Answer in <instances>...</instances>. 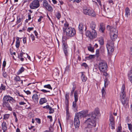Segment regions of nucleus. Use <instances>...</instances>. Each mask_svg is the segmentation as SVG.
Here are the masks:
<instances>
[{
	"mask_svg": "<svg viewBox=\"0 0 132 132\" xmlns=\"http://www.w3.org/2000/svg\"><path fill=\"white\" fill-rule=\"evenodd\" d=\"M99 113L98 109H95L94 111L92 113L90 118H88L86 120L84 123V125H87V127L85 128V132H89L91 128L95 127L96 125V116Z\"/></svg>",
	"mask_w": 132,
	"mask_h": 132,
	"instance_id": "f257e3e1",
	"label": "nucleus"
},
{
	"mask_svg": "<svg viewBox=\"0 0 132 132\" xmlns=\"http://www.w3.org/2000/svg\"><path fill=\"white\" fill-rule=\"evenodd\" d=\"M74 124L75 128H78L80 125L79 118L78 117H75L74 120Z\"/></svg>",
	"mask_w": 132,
	"mask_h": 132,
	"instance_id": "9d476101",
	"label": "nucleus"
},
{
	"mask_svg": "<svg viewBox=\"0 0 132 132\" xmlns=\"http://www.w3.org/2000/svg\"><path fill=\"white\" fill-rule=\"evenodd\" d=\"M6 124L5 122L4 121L2 125V129L4 131H6L7 129Z\"/></svg>",
	"mask_w": 132,
	"mask_h": 132,
	"instance_id": "a211bd4d",
	"label": "nucleus"
},
{
	"mask_svg": "<svg viewBox=\"0 0 132 132\" xmlns=\"http://www.w3.org/2000/svg\"><path fill=\"white\" fill-rule=\"evenodd\" d=\"M81 74V78L82 80L84 82H85L87 80V78L85 76V75L83 74L82 72Z\"/></svg>",
	"mask_w": 132,
	"mask_h": 132,
	"instance_id": "5701e85b",
	"label": "nucleus"
},
{
	"mask_svg": "<svg viewBox=\"0 0 132 132\" xmlns=\"http://www.w3.org/2000/svg\"><path fill=\"white\" fill-rule=\"evenodd\" d=\"M88 50L92 52H94V49L93 47L90 46L88 47Z\"/></svg>",
	"mask_w": 132,
	"mask_h": 132,
	"instance_id": "72a5a7b5",
	"label": "nucleus"
},
{
	"mask_svg": "<svg viewBox=\"0 0 132 132\" xmlns=\"http://www.w3.org/2000/svg\"><path fill=\"white\" fill-rule=\"evenodd\" d=\"M26 38L24 37L23 39V43L24 44H25L26 42Z\"/></svg>",
	"mask_w": 132,
	"mask_h": 132,
	"instance_id": "e2e57ef3",
	"label": "nucleus"
},
{
	"mask_svg": "<svg viewBox=\"0 0 132 132\" xmlns=\"http://www.w3.org/2000/svg\"><path fill=\"white\" fill-rule=\"evenodd\" d=\"M109 120L110 122H112L113 121H114L113 117L112 115H111L110 116V118Z\"/></svg>",
	"mask_w": 132,
	"mask_h": 132,
	"instance_id": "c03bdc74",
	"label": "nucleus"
},
{
	"mask_svg": "<svg viewBox=\"0 0 132 132\" xmlns=\"http://www.w3.org/2000/svg\"><path fill=\"white\" fill-rule=\"evenodd\" d=\"M78 93L77 90L75 91L74 93V97L75 98V101H78Z\"/></svg>",
	"mask_w": 132,
	"mask_h": 132,
	"instance_id": "aec40b11",
	"label": "nucleus"
},
{
	"mask_svg": "<svg viewBox=\"0 0 132 132\" xmlns=\"http://www.w3.org/2000/svg\"><path fill=\"white\" fill-rule=\"evenodd\" d=\"M55 16L58 19H60L61 17V15L59 12H57L56 13Z\"/></svg>",
	"mask_w": 132,
	"mask_h": 132,
	"instance_id": "c85d7f7f",
	"label": "nucleus"
},
{
	"mask_svg": "<svg viewBox=\"0 0 132 132\" xmlns=\"http://www.w3.org/2000/svg\"><path fill=\"white\" fill-rule=\"evenodd\" d=\"M114 43L111 40H109L106 45V47L108 51V53H111L114 51Z\"/></svg>",
	"mask_w": 132,
	"mask_h": 132,
	"instance_id": "423d86ee",
	"label": "nucleus"
},
{
	"mask_svg": "<svg viewBox=\"0 0 132 132\" xmlns=\"http://www.w3.org/2000/svg\"><path fill=\"white\" fill-rule=\"evenodd\" d=\"M83 12L84 13L86 14L92 16L93 17H94L95 16V14L93 10H92L87 8L86 9H84Z\"/></svg>",
	"mask_w": 132,
	"mask_h": 132,
	"instance_id": "1a4fd4ad",
	"label": "nucleus"
},
{
	"mask_svg": "<svg viewBox=\"0 0 132 132\" xmlns=\"http://www.w3.org/2000/svg\"><path fill=\"white\" fill-rule=\"evenodd\" d=\"M69 1L70 2L73 1V2H76L77 3H78L81 1V0H69Z\"/></svg>",
	"mask_w": 132,
	"mask_h": 132,
	"instance_id": "6e6d98bb",
	"label": "nucleus"
},
{
	"mask_svg": "<svg viewBox=\"0 0 132 132\" xmlns=\"http://www.w3.org/2000/svg\"><path fill=\"white\" fill-rule=\"evenodd\" d=\"M20 40H19V38L17 37L16 38V46L17 48L19 47L20 45Z\"/></svg>",
	"mask_w": 132,
	"mask_h": 132,
	"instance_id": "b1692460",
	"label": "nucleus"
},
{
	"mask_svg": "<svg viewBox=\"0 0 132 132\" xmlns=\"http://www.w3.org/2000/svg\"><path fill=\"white\" fill-rule=\"evenodd\" d=\"M47 117L50 119V121L51 122L52 121V117L51 116H48Z\"/></svg>",
	"mask_w": 132,
	"mask_h": 132,
	"instance_id": "69168bd1",
	"label": "nucleus"
},
{
	"mask_svg": "<svg viewBox=\"0 0 132 132\" xmlns=\"http://www.w3.org/2000/svg\"><path fill=\"white\" fill-rule=\"evenodd\" d=\"M17 22L18 23H20L22 20L23 19L22 18H20V16H18L17 17Z\"/></svg>",
	"mask_w": 132,
	"mask_h": 132,
	"instance_id": "e433bc0d",
	"label": "nucleus"
},
{
	"mask_svg": "<svg viewBox=\"0 0 132 132\" xmlns=\"http://www.w3.org/2000/svg\"><path fill=\"white\" fill-rule=\"evenodd\" d=\"M3 75L4 77L6 78L7 76V75L6 72L4 71L3 73Z\"/></svg>",
	"mask_w": 132,
	"mask_h": 132,
	"instance_id": "8fccbe9b",
	"label": "nucleus"
},
{
	"mask_svg": "<svg viewBox=\"0 0 132 132\" xmlns=\"http://www.w3.org/2000/svg\"><path fill=\"white\" fill-rule=\"evenodd\" d=\"M56 71H54V72H53V75L54 76H58L59 73L58 72H57V70H56Z\"/></svg>",
	"mask_w": 132,
	"mask_h": 132,
	"instance_id": "49530a36",
	"label": "nucleus"
},
{
	"mask_svg": "<svg viewBox=\"0 0 132 132\" xmlns=\"http://www.w3.org/2000/svg\"><path fill=\"white\" fill-rule=\"evenodd\" d=\"M46 8L49 11H51L52 10V7L48 4L46 6Z\"/></svg>",
	"mask_w": 132,
	"mask_h": 132,
	"instance_id": "473e14b6",
	"label": "nucleus"
},
{
	"mask_svg": "<svg viewBox=\"0 0 132 132\" xmlns=\"http://www.w3.org/2000/svg\"><path fill=\"white\" fill-rule=\"evenodd\" d=\"M86 112L85 111H82L78 113H76L75 117H78L79 118V117L81 118L85 116Z\"/></svg>",
	"mask_w": 132,
	"mask_h": 132,
	"instance_id": "f8f14e48",
	"label": "nucleus"
},
{
	"mask_svg": "<svg viewBox=\"0 0 132 132\" xmlns=\"http://www.w3.org/2000/svg\"><path fill=\"white\" fill-rule=\"evenodd\" d=\"M96 26V24L94 22H92L90 24V27L92 31H87L86 32V36L89 37L91 39L95 38L97 36V33L95 30Z\"/></svg>",
	"mask_w": 132,
	"mask_h": 132,
	"instance_id": "7ed1b4c3",
	"label": "nucleus"
},
{
	"mask_svg": "<svg viewBox=\"0 0 132 132\" xmlns=\"http://www.w3.org/2000/svg\"><path fill=\"white\" fill-rule=\"evenodd\" d=\"M122 129L121 127V126L118 127L117 132H121V130Z\"/></svg>",
	"mask_w": 132,
	"mask_h": 132,
	"instance_id": "3c124183",
	"label": "nucleus"
},
{
	"mask_svg": "<svg viewBox=\"0 0 132 132\" xmlns=\"http://www.w3.org/2000/svg\"><path fill=\"white\" fill-rule=\"evenodd\" d=\"M50 106L49 105H47L46 106H44L43 107V108L45 109H49V108Z\"/></svg>",
	"mask_w": 132,
	"mask_h": 132,
	"instance_id": "0e129e2a",
	"label": "nucleus"
},
{
	"mask_svg": "<svg viewBox=\"0 0 132 132\" xmlns=\"http://www.w3.org/2000/svg\"><path fill=\"white\" fill-rule=\"evenodd\" d=\"M102 93L103 96H104L105 94L104 87H103L102 89Z\"/></svg>",
	"mask_w": 132,
	"mask_h": 132,
	"instance_id": "79ce46f5",
	"label": "nucleus"
},
{
	"mask_svg": "<svg viewBox=\"0 0 132 132\" xmlns=\"http://www.w3.org/2000/svg\"><path fill=\"white\" fill-rule=\"evenodd\" d=\"M10 116V114H6L4 115L3 119H8Z\"/></svg>",
	"mask_w": 132,
	"mask_h": 132,
	"instance_id": "2f4dec72",
	"label": "nucleus"
},
{
	"mask_svg": "<svg viewBox=\"0 0 132 132\" xmlns=\"http://www.w3.org/2000/svg\"><path fill=\"white\" fill-rule=\"evenodd\" d=\"M1 90H4L5 89V87L4 86H3V84H2L0 88Z\"/></svg>",
	"mask_w": 132,
	"mask_h": 132,
	"instance_id": "bf43d9fd",
	"label": "nucleus"
},
{
	"mask_svg": "<svg viewBox=\"0 0 132 132\" xmlns=\"http://www.w3.org/2000/svg\"><path fill=\"white\" fill-rule=\"evenodd\" d=\"M81 65L82 66H84L85 67V68L86 69H87L88 68V65L85 63H83L81 64Z\"/></svg>",
	"mask_w": 132,
	"mask_h": 132,
	"instance_id": "37998d69",
	"label": "nucleus"
},
{
	"mask_svg": "<svg viewBox=\"0 0 132 132\" xmlns=\"http://www.w3.org/2000/svg\"><path fill=\"white\" fill-rule=\"evenodd\" d=\"M68 110H67V119L68 120L69 117V112H68Z\"/></svg>",
	"mask_w": 132,
	"mask_h": 132,
	"instance_id": "864d4df0",
	"label": "nucleus"
},
{
	"mask_svg": "<svg viewBox=\"0 0 132 132\" xmlns=\"http://www.w3.org/2000/svg\"><path fill=\"white\" fill-rule=\"evenodd\" d=\"M100 50L102 52H104V47L103 46H101L100 48Z\"/></svg>",
	"mask_w": 132,
	"mask_h": 132,
	"instance_id": "09e8293b",
	"label": "nucleus"
},
{
	"mask_svg": "<svg viewBox=\"0 0 132 132\" xmlns=\"http://www.w3.org/2000/svg\"><path fill=\"white\" fill-rule=\"evenodd\" d=\"M36 120L37 121V122L39 124L40 123V120L39 118H36Z\"/></svg>",
	"mask_w": 132,
	"mask_h": 132,
	"instance_id": "5fc2aeb1",
	"label": "nucleus"
},
{
	"mask_svg": "<svg viewBox=\"0 0 132 132\" xmlns=\"http://www.w3.org/2000/svg\"><path fill=\"white\" fill-rule=\"evenodd\" d=\"M125 15L127 17L128 15L130 14V10L128 7H126L125 9Z\"/></svg>",
	"mask_w": 132,
	"mask_h": 132,
	"instance_id": "4be33fe9",
	"label": "nucleus"
},
{
	"mask_svg": "<svg viewBox=\"0 0 132 132\" xmlns=\"http://www.w3.org/2000/svg\"><path fill=\"white\" fill-rule=\"evenodd\" d=\"M20 77L18 76H16L14 78V80L16 81H18L20 80Z\"/></svg>",
	"mask_w": 132,
	"mask_h": 132,
	"instance_id": "a19ab883",
	"label": "nucleus"
},
{
	"mask_svg": "<svg viewBox=\"0 0 132 132\" xmlns=\"http://www.w3.org/2000/svg\"><path fill=\"white\" fill-rule=\"evenodd\" d=\"M24 91L28 95L30 94H31V92L29 90L26 91L25 90H24Z\"/></svg>",
	"mask_w": 132,
	"mask_h": 132,
	"instance_id": "774afa93",
	"label": "nucleus"
},
{
	"mask_svg": "<svg viewBox=\"0 0 132 132\" xmlns=\"http://www.w3.org/2000/svg\"><path fill=\"white\" fill-rule=\"evenodd\" d=\"M40 6L39 1L38 0H34L30 4V7L31 9H35Z\"/></svg>",
	"mask_w": 132,
	"mask_h": 132,
	"instance_id": "6e6552de",
	"label": "nucleus"
},
{
	"mask_svg": "<svg viewBox=\"0 0 132 132\" xmlns=\"http://www.w3.org/2000/svg\"><path fill=\"white\" fill-rule=\"evenodd\" d=\"M104 87H106L109 83V81L106 78L104 80Z\"/></svg>",
	"mask_w": 132,
	"mask_h": 132,
	"instance_id": "a878e982",
	"label": "nucleus"
},
{
	"mask_svg": "<svg viewBox=\"0 0 132 132\" xmlns=\"http://www.w3.org/2000/svg\"><path fill=\"white\" fill-rule=\"evenodd\" d=\"M77 101H75L72 103V109L75 112L77 111L78 106L76 104Z\"/></svg>",
	"mask_w": 132,
	"mask_h": 132,
	"instance_id": "4468645a",
	"label": "nucleus"
},
{
	"mask_svg": "<svg viewBox=\"0 0 132 132\" xmlns=\"http://www.w3.org/2000/svg\"><path fill=\"white\" fill-rule=\"evenodd\" d=\"M118 35V34H117L116 32L115 33V34H113V32H112L110 33V38L112 41V42H113V41L115 40L117 37Z\"/></svg>",
	"mask_w": 132,
	"mask_h": 132,
	"instance_id": "ddd939ff",
	"label": "nucleus"
},
{
	"mask_svg": "<svg viewBox=\"0 0 132 132\" xmlns=\"http://www.w3.org/2000/svg\"><path fill=\"white\" fill-rule=\"evenodd\" d=\"M24 68L23 67H22L18 71L17 74V75H19L21 73L23 72L24 70Z\"/></svg>",
	"mask_w": 132,
	"mask_h": 132,
	"instance_id": "cd10ccee",
	"label": "nucleus"
},
{
	"mask_svg": "<svg viewBox=\"0 0 132 132\" xmlns=\"http://www.w3.org/2000/svg\"><path fill=\"white\" fill-rule=\"evenodd\" d=\"M125 88V85L124 84H123L122 85V88L121 89V91H124Z\"/></svg>",
	"mask_w": 132,
	"mask_h": 132,
	"instance_id": "338daca9",
	"label": "nucleus"
},
{
	"mask_svg": "<svg viewBox=\"0 0 132 132\" xmlns=\"http://www.w3.org/2000/svg\"><path fill=\"white\" fill-rule=\"evenodd\" d=\"M25 54V53L23 52H22L20 54V55L18 56V58H20V57H23V54Z\"/></svg>",
	"mask_w": 132,
	"mask_h": 132,
	"instance_id": "4d7b16f0",
	"label": "nucleus"
},
{
	"mask_svg": "<svg viewBox=\"0 0 132 132\" xmlns=\"http://www.w3.org/2000/svg\"><path fill=\"white\" fill-rule=\"evenodd\" d=\"M32 98L35 102H38V95L36 94H35L33 95L32 96Z\"/></svg>",
	"mask_w": 132,
	"mask_h": 132,
	"instance_id": "f3484780",
	"label": "nucleus"
},
{
	"mask_svg": "<svg viewBox=\"0 0 132 132\" xmlns=\"http://www.w3.org/2000/svg\"><path fill=\"white\" fill-rule=\"evenodd\" d=\"M129 129L130 130V132H132V125L130 123L128 124Z\"/></svg>",
	"mask_w": 132,
	"mask_h": 132,
	"instance_id": "7c9ffc66",
	"label": "nucleus"
},
{
	"mask_svg": "<svg viewBox=\"0 0 132 132\" xmlns=\"http://www.w3.org/2000/svg\"><path fill=\"white\" fill-rule=\"evenodd\" d=\"M69 94L68 93L65 94V99H69Z\"/></svg>",
	"mask_w": 132,
	"mask_h": 132,
	"instance_id": "603ef678",
	"label": "nucleus"
},
{
	"mask_svg": "<svg viewBox=\"0 0 132 132\" xmlns=\"http://www.w3.org/2000/svg\"><path fill=\"white\" fill-rule=\"evenodd\" d=\"M98 42L101 45H103L104 44V40L103 39H101L98 40Z\"/></svg>",
	"mask_w": 132,
	"mask_h": 132,
	"instance_id": "4c0bfd02",
	"label": "nucleus"
},
{
	"mask_svg": "<svg viewBox=\"0 0 132 132\" xmlns=\"http://www.w3.org/2000/svg\"><path fill=\"white\" fill-rule=\"evenodd\" d=\"M15 102V100L13 98L9 95L5 96L2 100V105L4 109L8 110L10 111L12 110L11 106L12 102Z\"/></svg>",
	"mask_w": 132,
	"mask_h": 132,
	"instance_id": "f03ea898",
	"label": "nucleus"
},
{
	"mask_svg": "<svg viewBox=\"0 0 132 132\" xmlns=\"http://www.w3.org/2000/svg\"><path fill=\"white\" fill-rule=\"evenodd\" d=\"M107 28L110 30V33H111L112 32H113V34H115L116 32L117 34H118V31L116 28H113V27L109 25L107 26Z\"/></svg>",
	"mask_w": 132,
	"mask_h": 132,
	"instance_id": "9b49d317",
	"label": "nucleus"
},
{
	"mask_svg": "<svg viewBox=\"0 0 132 132\" xmlns=\"http://www.w3.org/2000/svg\"><path fill=\"white\" fill-rule=\"evenodd\" d=\"M65 103L66 111H67V110H68V106L69 104L68 99H65Z\"/></svg>",
	"mask_w": 132,
	"mask_h": 132,
	"instance_id": "393cba45",
	"label": "nucleus"
},
{
	"mask_svg": "<svg viewBox=\"0 0 132 132\" xmlns=\"http://www.w3.org/2000/svg\"><path fill=\"white\" fill-rule=\"evenodd\" d=\"M41 90L44 93H46L47 92H50V91L46 90H45V89H42Z\"/></svg>",
	"mask_w": 132,
	"mask_h": 132,
	"instance_id": "052dcab7",
	"label": "nucleus"
},
{
	"mask_svg": "<svg viewBox=\"0 0 132 132\" xmlns=\"http://www.w3.org/2000/svg\"><path fill=\"white\" fill-rule=\"evenodd\" d=\"M43 6L45 7L48 5L47 2L46 1H44L43 2Z\"/></svg>",
	"mask_w": 132,
	"mask_h": 132,
	"instance_id": "ea45409f",
	"label": "nucleus"
},
{
	"mask_svg": "<svg viewBox=\"0 0 132 132\" xmlns=\"http://www.w3.org/2000/svg\"><path fill=\"white\" fill-rule=\"evenodd\" d=\"M105 29V27L103 23H101L100 24V27H99V31H100L103 33L104 32Z\"/></svg>",
	"mask_w": 132,
	"mask_h": 132,
	"instance_id": "2eb2a0df",
	"label": "nucleus"
},
{
	"mask_svg": "<svg viewBox=\"0 0 132 132\" xmlns=\"http://www.w3.org/2000/svg\"><path fill=\"white\" fill-rule=\"evenodd\" d=\"M30 37L32 39V41H34L35 39V36L33 35L32 34H31L30 35Z\"/></svg>",
	"mask_w": 132,
	"mask_h": 132,
	"instance_id": "13d9d810",
	"label": "nucleus"
},
{
	"mask_svg": "<svg viewBox=\"0 0 132 132\" xmlns=\"http://www.w3.org/2000/svg\"><path fill=\"white\" fill-rule=\"evenodd\" d=\"M96 56L97 57H98L99 56V52L98 49H97L96 50Z\"/></svg>",
	"mask_w": 132,
	"mask_h": 132,
	"instance_id": "a18cd8bd",
	"label": "nucleus"
},
{
	"mask_svg": "<svg viewBox=\"0 0 132 132\" xmlns=\"http://www.w3.org/2000/svg\"><path fill=\"white\" fill-rule=\"evenodd\" d=\"M80 33L81 34H82V30L83 28V26L82 23H80L78 27Z\"/></svg>",
	"mask_w": 132,
	"mask_h": 132,
	"instance_id": "dca6fc26",
	"label": "nucleus"
},
{
	"mask_svg": "<svg viewBox=\"0 0 132 132\" xmlns=\"http://www.w3.org/2000/svg\"><path fill=\"white\" fill-rule=\"evenodd\" d=\"M121 101L122 103L123 104H124L126 103V100L125 99V98H121Z\"/></svg>",
	"mask_w": 132,
	"mask_h": 132,
	"instance_id": "f704fd0d",
	"label": "nucleus"
},
{
	"mask_svg": "<svg viewBox=\"0 0 132 132\" xmlns=\"http://www.w3.org/2000/svg\"><path fill=\"white\" fill-rule=\"evenodd\" d=\"M110 124L111 125V126L112 127V129H113L114 128V121H113L112 122H110Z\"/></svg>",
	"mask_w": 132,
	"mask_h": 132,
	"instance_id": "de8ad7c7",
	"label": "nucleus"
},
{
	"mask_svg": "<svg viewBox=\"0 0 132 132\" xmlns=\"http://www.w3.org/2000/svg\"><path fill=\"white\" fill-rule=\"evenodd\" d=\"M50 111L49 112L50 114L53 113L54 112V110L53 109H52L51 107H50L49 109Z\"/></svg>",
	"mask_w": 132,
	"mask_h": 132,
	"instance_id": "58836bf2",
	"label": "nucleus"
},
{
	"mask_svg": "<svg viewBox=\"0 0 132 132\" xmlns=\"http://www.w3.org/2000/svg\"><path fill=\"white\" fill-rule=\"evenodd\" d=\"M62 47L63 52L64 53L65 55L66 56H68V54L69 47L67 44V42L63 40L62 41Z\"/></svg>",
	"mask_w": 132,
	"mask_h": 132,
	"instance_id": "0eeeda50",
	"label": "nucleus"
},
{
	"mask_svg": "<svg viewBox=\"0 0 132 132\" xmlns=\"http://www.w3.org/2000/svg\"><path fill=\"white\" fill-rule=\"evenodd\" d=\"M107 68L106 63L104 61H101L99 62L98 68L99 70L103 72L106 71Z\"/></svg>",
	"mask_w": 132,
	"mask_h": 132,
	"instance_id": "39448f33",
	"label": "nucleus"
},
{
	"mask_svg": "<svg viewBox=\"0 0 132 132\" xmlns=\"http://www.w3.org/2000/svg\"><path fill=\"white\" fill-rule=\"evenodd\" d=\"M120 97L121 98H125V97L126 95L124 92V91H121L120 94Z\"/></svg>",
	"mask_w": 132,
	"mask_h": 132,
	"instance_id": "bb28decb",
	"label": "nucleus"
},
{
	"mask_svg": "<svg viewBox=\"0 0 132 132\" xmlns=\"http://www.w3.org/2000/svg\"><path fill=\"white\" fill-rule=\"evenodd\" d=\"M128 78L131 83L132 84V71L129 72L128 74Z\"/></svg>",
	"mask_w": 132,
	"mask_h": 132,
	"instance_id": "412c9836",
	"label": "nucleus"
},
{
	"mask_svg": "<svg viewBox=\"0 0 132 132\" xmlns=\"http://www.w3.org/2000/svg\"><path fill=\"white\" fill-rule=\"evenodd\" d=\"M44 87L45 88H47L51 89H52V88L51 87V86L50 84H48L47 85H45L44 86Z\"/></svg>",
	"mask_w": 132,
	"mask_h": 132,
	"instance_id": "c9c22d12",
	"label": "nucleus"
},
{
	"mask_svg": "<svg viewBox=\"0 0 132 132\" xmlns=\"http://www.w3.org/2000/svg\"><path fill=\"white\" fill-rule=\"evenodd\" d=\"M49 130L50 132H52L54 130V129L52 127H50L49 128Z\"/></svg>",
	"mask_w": 132,
	"mask_h": 132,
	"instance_id": "680f3d73",
	"label": "nucleus"
},
{
	"mask_svg": "<svg viewBox=\"0 0 132 132\" xmlns=\"http://www.w3.org/2000/svg\"><path fill=\"white\" fill-rule=\"evenodd\" d=\"M95 55H90L89 56L86 57V59L87 60H90L92 59L94 57Z\"/></svg>",
	"mask_w": 132,
	"mask_h": 132,
	"instance_id": "c756f323",
	"label": "nucleus"
},
{
	"mask_svg": "<svg viewBox=\"0 0 132 132\" xmlns=\"http://www.w3.org/2000/svg\"><path fill=\"white\" fill-rule=\"evenodd\" d=\"M63 31L64 35L66 34L67 37H72L76 34V31L73 28L69 27L65 29H63Z\"/></svg>",
	"mask_w": 132,
	"mask_h": 132,
	"instance_id": "20e7f679",
	"label": "nucleus"
},
{
	"mask_svg": "<svg viewBox=\"0 0 132 132\" xmlns=\"http://www.w3.org/2000/svg\"><path fill=\"white\" fill-rule=\"evenodd\" d=\"M47 102V100L45 98H41L40 99L39 101V104L42 105Z\"/></svg>",
	"mask_w": 132,
	"mask_h": 132,
	"instance_id": "6ab92c4d",
	"label": "nucleus"
}]
</instances>
